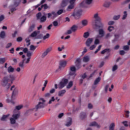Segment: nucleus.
<instances>
[{
  "instance_id": "1",
  "label": "nucleus",
  "mask_w": 130,
  "mask_h": 130,
  "mask_svg": "<svg viewBox=\"0 0 130 130\" xmlns=\"http://www.w3.org/2000/svg\"><path fill=\"white\" fill-rule=\"evenodd\" d=\"M93 18L95 19V22L92 25L93 29L96 32H99V35H100L101 37H104L105 35V31L103 29L104 24L101 22L102 19L99 17V14L98 13L94 14Z\"/></svg>"
},
{
  "instance_id": "2",
  "label": "nucleus",
  "mask_w": 130,
  "mask_h": 130,
  "mask_svg": "<svg viewBox=\"0 0 130 130\" xmlns=\"http://www.w3.org/2000/svg\"><path fill=\"white\" fill-rule=\"evenodd\" d=\"M77 76V74L75 72H69V74L67 75L68 79L63 78L62 82H73L75 80V78Z\"/></svg>"
},
{
  "instance_id": "3",
  "label": "nucleus",
  "mask_w": 130,
  "mask_h": 130,
  "mask_svg": "<svg viewBox=\"0 0 130 130\" xmlns=\"http://www.w3.org/2000/svg\"><path fill=\"white\" fill-rule=\"evenodd\" d=\"M37 20L39 21L40 23H44L46 21L47 18L46 17V14L42 16V14L41 12L38 13L36 15Z\"/></svg>"
},
{
  "instance_id": "4",
  "label": "nucleus",
  "mask_w": 130,
  "mask_h": 130,
  "mask_svg": "<svg viewBox=\"0 0 130 130\" xmlns=\"http://www.w3.org/2000/svg\"><path fill=\"white\" fill-rule=\"evenodd\" d=\"M38 34L37 33V31H35L32 33H31V35H29V36L28 38L25 39V41L27 43L26 46L27 47H28V46H29V45H30V44H31V43L30 42V41H31V40H30V39H29V38H30V37H36V36H37Z\"/></svg>"
},
{
  "instance_id": "5",
  "label": "nucleus",
  "mask_w": 130,
  "mask_h": 130,
  "mask_svg": "<svg viewBox=\"0 0 130 130\" xmlns=\"http://www.w3.org/2000/svg\"><path fill=\"white\" fill-rule=\"evenodd\" d=\"M67 62L64 60H60L59 62V67L57 70H56V73H57L58 71H61V69H64L67 66Z\"/></svg>"
},
{
  "instance_id": "6",
  "label": "nucleus",
  "mask_w": 130,
  "mask_h": 130,
  "mask_svg": "<svg viewBox=\"0 0 130 130\" xmlns=\"http://www.w3.org/2000/svg\"><path fill=\"white\" fill-rule=\"evenodd\" d=\"M70 5L67 8V12H71L72 10L75 8V1L74 0H70L69 2Z\"/></svg>"
},
{
  "instance_id": "7",
  "label": "nucleus",
  "mask_w": 130,
  "mask_h": 130,
  "mask_svg": "<svg viewBox=\"0 0 130 130\" xmlns=\"http://www.w3.org/2000/svg\"><path fill=\"white\" fill-rule=\"evenodd\" d=\"M92 3H93V0H84L80 4V6L83 8H87V5H91Z\"/></svg>"
},
{
  "instance_id": "8",
  "label": "nucleus",
  "mask_w": 130,
  "mask_h": 130,
  "mask_svg": "<svg viewBox=\"0 0 130 130\" xmlns=\"http://www.w3.org/2000/svg\"><path fill=\"white\" fill-rule=\"evenodd\" d=\"M40 100L43 103L39 102L38 105L36 106V108L37 110H38V109H40L44 107V102H45V100H44V99H41Z\"/></svg>"
},
{
  "instance_id": "9",
  "label": "nucleus",
  "mask_w": 130,
  "mask_h": 130,
  "mask_svg": "<svg viewBox=\"0 0 130 130\" xmlns=\"http://www.w3.org/2000/svg\"><path fill=\"white\" fill-rule=\"evenodd\" d=\"M51 50H52V47H51L47 48L45 51L42 53L41 56L42 58H44V57H45V56H46V55H47V54H48L49 52L51 51Z\"/></svg>"
},
{
  "instance_id": "10",
  "label": "nucleus",
  "mask_w": 130,
  "mask_h": 130,
  "mask_svg": "<svg viewBox=\"0 0 130 130\" xmlns=\"http://www.w3.org/2000/svg\"><path fill=\"white\" fill-rule=\"evenodd\" d=\"M81 61H82L81 58H78L75 60V67L77 68V70H80V69H81Z\"/></svg>"
},
{
  "instance_id": "11",
  "label": "nucleus",
  "mask_w": 130,
  "mask_h": 130,
  "mask_svg": "<svg viewBox=\"0 0 130 130\" xmlns=\"http://www.w3.org/2000/svg\"><path fill=\"white\" fill-rule=\"evenodd\" d=\"M57 16V13L54 11H52L51 13H49L47 14L48 19H49V18H51V17H52V19H54L55 18H56Z\"/></svg>"
},
{
  "instance_id": "12",
  "label": "nucleus",
  "mask_w": 130,
  "mask_h": 130,
  "mask_svg": "<svg viewBox=\"0 0 130 130\" xmlns=\"http://www.w3.org/2000/svg\"><path fill=\"white\" fill-rule=\"evenodd\" d=\"M12 84H13V82H3L2 85L3 87H5L6 89H9L12 85Z\"/></svg>"
},
{
  "instance_id": "13",
  "label": "nucleus",
  "mask_w": 130,
  "mask_h": 130,
  "mask_svg": "<svg viewBox=\"0 0 130 130\" xmlns=\"http://www.w3.org/2000/svg\"><path fill=\"white\" fill-rule=\"evenodd\" d=\"M92 42H93V38H88L85 42V45L87 47H90L91 46V44H92Z\"/></svg>"
},
{
  "instance_id": "14",
  "label": "nucleus",
  "mask_w": 130,
  "mask_h": 130,
  "mask_svg": "<svg viewBox=\"0 0 130 130\" xmlns=\"http://www.w3.org/2000/svg\"><path fill=\"white\" fill-rule=\"evenodd\" d=\"M67 82H60L59 84L58 85V88L60 90L62 89V88H64L66 86V85H67Z\"/></svg>"
},
{
  "instance_id": "15",
  "label": "nucleus",
  "mask_w": 130,
  "mask_h": 130,
  "mask_svg": "<svg viewBox=\"0 0 130 130\" xmlns=\"http://www.w3.org/2000/svg\"><path fill=\"white\" fill-rule=\"evenodd\" d=\"M16 95H18V89L17 88H15L12 92V99H15V97Z\"/></svg>"
},
{
  "instance_id": "16",
  "label": "nucleus",
  "mask_w": 130,
  "mask_h": 130,
  "mask_svg": "<svg viewBox=\"0 0 130 130\" xmlns=\"http://www.w3.org/2000/svg\"><path fill=\"white\" fill-rule=\"evenodd\" d=\"M89 126H96L98 128H100V125L96 121L92 122L90 123Z\"/></svg>"
},
{
  "instance_id": "17",
  "label": "nucleus",
  "mask_w": 130,
  "mask_h": 130,
  "mask_svg": "<svg viewBox=\"0 0 130 130\" xmlns=\"http://www.w3.org/2000/svg\"><path fill=\"white\" fill-rule=\"evenodd\" d=\"M102 38V37H101V35H97L96 37V39L94 41V44L95 45H97L98 44H100V41L99 40V39H98V38Z\"/></svg>"
},
{
  "instance_id": "18",
  "label": "nucleus",
  "mask_w": 130,
  "mask_h": 130,
  "mask_svg": "<svg viewBox=\"0 0 130 130\" xmlns=\"http://www.w3.org/2000/svg\"><path fill=\"white\" fill-rule=\"evenodd\" d=\"M68 120H69V122H68L65 125L66 126H71L72 123H73V119H72V118H68Z\"/></svg>"
},
{
  "instance_id": "19",
  "label": "nucleus",
  "mask_w": 130,
  "mask_h": 130,
  "mask_svg": "<svg viewBox=\"0 0 130 130\" xmlns=\"http://www.w3.org/2000/svg\"><path fill=\"white\" fill-rule=\"evenodd\" d=\"M10 116V114L3 115L2 117L1 118V120L2 121H7V118Z\"/></svg>"
},
{
  "instance_id": "20",
  "label": "nucleus",
  "mask_w": 130,
  "mask_h": 130,
  "mask_svg": "<svg viewBox=\"0 0 130 130\" xmlns=\"http://www.w3.org/2000/svg\"><path fill=\"white\" fill-rule=\"evenodd\" d=\"M66 92H67L66 91V89H63V90L59 91L58 92V96L59 97H62V96H63V95H64V94H66Z\"/></svg>"
},
{
  "instance_id": "21",
  "label": "nucleus",
  "mask_w": 130,
  "mask_h": 130,
  "mask_svg": "<svg viewBox=\"0 0 130 130\" xmlns=\"http://www.w3.org/2000/svg\"><path fill=\"white\" fill-rule=\"evenodd\" d=\"M67 5L68 1L62 0V3L61 4V8H64V7H67Z\"/></svg>"
},
{
  "instance_id": "22",
  "label": "nucleus",
  "mask_w": 130,
  "mask_h": 130,
  "mask_svg": "<svg viewBox=\"0 0 130 130\" xmlns=\"http://www.w3.org/2000/svg\"><path fill=\"white\" fill-rule=\"evenodd\" d=\"M77 70H79L77 68H76V67L75 66H71L70 67V72H71V73H76V72L77 71Z\"/></svg>"
},
{
  "instance_id": "23",
  "label": "nucleus",
  "mask_w": 130,
  "mask_h": 130,
  "mask_svg": "<svg viewBox=\"0 0 130 130\" xmlns=\"http://www.w3.org/2000/svg\"><path fill=\"white\" fill-rule=\"evenodd\" d=\"M80 117L81 119H85L87 117V115L85 112H81L80 113Z\"/></svg>"
},
{
  "instance_id": "24",
  "label": "nucleus",
  "mask_w": 130,
  "mask_h": 130,
  "mask_svg": "<svg viewBox=\"0 0 130 130\" xmlns=\"http://www.w3.org/2000/svg\"><path fill=\"white\" fill-rule=\"evenodd\" d=\"M90 60V57L89 56H85L83 57V62H88Z\"/></svg>"
},
{
  "instance_id": "25",
  "label": "nucleus",
  "mask_w": 130,
  "mask_h": 130,
  "mask_svg": "<svg viewBox=\"0 0 130 130\" xmlns=\"http://www.w3.org/2000/svg\"><path fill=\"white\" fill-rule=\"evenodd\" d=\"M77 29H78V26L76 25H74L71 27V31H72V32H76Z\"/></svg>"
},
{
  "instance_id": "26",
  "label": "nucleus",
  "mask_w": 130,
  "mask_h": 130,
  "mask_svg": "<svg viewBox=\"0 0 130 130\" xmlns=\"http://www.w3.org/2000/svg\"><path fill=\"white\" fill-rule=\"evenodd\" d=\"M35 28V24H32L28 28L29 33H31V32H32L34 30Z\"/></svg>"
},
{
  "instance_id": "27",
  "label": "nucleus",
  "mask_w": 130,
  "mask_h": 130,
  "mask_svg": "<svg viewBox=\"0 0 130 130\" xmlns=\"http://www.w3.org/2000/svg\"><path fill=\"white\" fill-rule=\"evenodd\" d=\"M7 71L8 73H14L15 69H14V68H13L12 66H10L8 67Z\"/></svg>"
},
{
  "instance_id": "28",
  "label": "nucleus",
  "mask_w": 130,
  "mask_h": 130,
  "mask_svg": "<svg viewBox=\"0 0 130 130\" xmlns=\"http://www.w3.org/2000/svg\"><path fill=\"white\" fill-rule=\"evenodd\" d=\"M72 16L73 17H74V18L76 20H79V19H80V18H81V16H80V15H78L76 14V13L75 12H74L72 14Z\"/></svg>"
},
{
  "instance_id": "29",
  "label": "nucleus",
  "mask_w": 130,
  "mask_h": 130,
  "mask_svg": "<svg viewBox=\"0 0 130 130\" xmlns=\"http://www.w3.org/2000/svg\"><path fill=\"white\" fill-rule=\"evenodd\" d=\"M19 117H20V114H14L12 115V118L15 119V120H17Z\"/></svg>"
},
{
  "instance_id": "30",
  "label": "nucleus",
  "mask_w": 130,
  "mask_h": 130,
  "mask_svg": "<svg viewBox=\"0 0 130 130\" xmlns=\"http://www.w3.org/2000/svg\"><path fill=\"white\" fill-rule=\"evenodd\" d=\"M20 3H21V0H15L14 6L15 7H18L20 5Z\"/></svg>"
},
{
  "instance_id": "31",
  "label": "nucleus",
  "mask_w": 130,
  "mask_h": 130,
  "mask_svg": "<svg viewBox=\"0 0 130 130\" xmlns=\"http://www.w3.org/2000/svg\"><path fill=\"white\" fill-rule=\"evenodd\" d=\"M37 48V46H34L33 45H31L29 47V50H31V51H34Z\"/></svg>"
},
{
  "instance_id": "32",
  "label": "nucleus",
  "mask_w": 130,
  "mask_h": 130,
  "mask_svg": "<svg viewBox=\"0 0 130 130\" xmlns=\"http://www.w3.org/2000/svg\"><path fill=\"white\" fill-rule=\"evenodd\" d=\"M115 38L112 40V42H115V41H117V40L119 38V34L114 35Z\"/></svg>"
},
{
  "instance_id": "33",
  "label": "nucleus",
  "mask_w": 130,
  "mask_h": 130,
  "mask_svg": "<svg viewBox=\"0 0 130 130\" xmlns=\"http://www.w3.org/2000/svg\"><path fill=\"white\" fill-rule=\"evenodd\" d=\"M11 98H12V96H11ZM14 99H11V100H10V99H7L6 100V102L7 103H12V104H15V102H14Z\"/></svg>"
},
{
  "instance_id": "34",
  "label": "nucleus",
  "mask_w": 130,
  "mask_h": 130,
  "mask_svg": "<svg viewBox=\"0 0 130 130\" xmlns=\"http://www.w3.org/2000/svg\"><path fill=\"white\" fill-rule=\"evenodd\" d=\"M25 60H26V59H23L22 61L19 63V66L20 68H24V63H25Z\"/></svg>"
},
{
  "instance_id": "35",
  "label": "nucleus",
  "mask_w": 130,
  "mask_h": 130,
  "mask_svg": "<svg viewBox=\"0 0 130 130\" xmlns=\"http://www.w3.org/2000/svg\"><path fill=\"white\" fill-rule=\"evenodd\" d=\"M6 36V32L4 31H1L0 33V37L2 39H4Z\"/></svg>"
},
{
  "instance_id": "36",
  "label": "nucleus",
  "mask_w": 130,
  "mask_h": 130,
  "mask_svg": "<svg viewBox=\"0 0 130 130\" xmlns=\"http://www.w3.org/2000/svg\"><path fill=\"white\" fill-rule=\"evenodd\" d=\"M106 52H110V49H105L101 51V54H104Z\"/></svg>"
},
{
  "instance_id": "37",
  "label": "nucleus",
  "mask_w": 130,
  "mask_h": 130,
  "mask_svg": "<svg viewBox=\"0 0 130 130\" xmlns=\"http://www.w3.org/2000/svg\"><path fill=\"white\" fill-rule=\"evenodd\" d=\"M120 18V15H115L113 18V20H114V21H117V20H119V19Z\"/></svg>"
},
{
  "instance_id": "38",
  "label": "nucleus",
  "mask_w": 130,
  "mask_h": 130,
  "mask_svg": "<svg viewBox=\"0 0 130 130\" xmlns=\"http://www.w3.org/2000/svg\"><path fill=\"white\" fill-rule=\"evenodd\" d=\"M115 126V124L114 123H112L109 126V130H114V127Z\"/></svg>"
},
{
  "instance_id": "39",
  "label": "nucleus",
  "mask_w": 130,
  "mask_h": 130,
  "mask_svg": "<svg viewBox=\"0 0 130 130\" xmlns=\"http://www.w3.org/2000/svg\"><path fill=\"white\" fill-rule=\"evenodd\" d=\"M10 120L11 124H15L16 120L14 118H10Z\"/></svg>"
},
{
  "instance_id": "40",
  "label": "nucleus",
  "mask_w": 130,
  "mask_h": 130,
  "mask_svg": "<svg viewBox=\"0 0 130 130\" xmlns=\"http://www.w3.org/2000/svg\"><path fill=\"white\" fill-rule=\"evenodd\" d=\"M90 36V33L89 32H86L83 34V38L87 39Z\"/></svg>"
},
{
  "instance_id": "41",
  "label": "nucleus",
  "mask_w": 130,
  "mask_h": 130,
  "mask_svg": "<svg viewBox=\"0 0 130 130\" xmlns=\"http://www.w3.org/2000/svg\"><path fill=\"white\" fill-rule=\"evenodd\" d=\"M82 24L83 26H87L88 25V21L86 20H83L81 21Z\"/></svg>"
},
{
  "instance_id": "42",
  "label": "nucleus",
  "mask_w": 130,
  "mask_h": 130,
  "mask_svg": "<svg viewBox=\"0 0 130 130\" xmlns=\"http://www.w3.org/2000/svg\"><path fill=\"white\" fill-rule=\"evenodd\" d=\"M117 69H118V66L116 64H115L113 66L112 71V72H115Z\"/></svg>"
},
{
  "instance_id": "43",
  "label": "nucleus",
  "mask_w": 130,
  "mask_h": 130,
  "mask_svg": "<svg viewBox=\"0 0 130 130\" xmlns=\"http://www.w3.org/2000/svg\"><path fill=\"white\" fill-rule=\"evenodd\" d=\"M123 49L126 51L129 50V46L127 45L123 46Z\"/></svg>"
},
{
  "instance_id": "44",
  "label": "nucleus",
  "mask_w": 130,
  "mask_h": 130,
  "mask_svg": "<svg viewBox=\"0 0 130 130\" xmlns=\"http://www.w3.org/2000/svg\"><path fill=\"white\" fill-rule=\"evenodd\" d=\"M98 84H99V82H94L92 86V89H95Z\"/></svg>"
},
{
  "instance_id": "45",
  "label": "nucleus",
  "mask_w": 130,
  "mask_h": 130,
  "mask_svg": "<svg viewBox=\"0 0 130 130\" xmlns=\"http://www.w3.org/2000/svg\"><path fill=\"white\" fill-rule=\"evenodd\" d=\"M73 82H70L69 84L67 86V89H70L73 87Z\"/></svg>"
},
{
  "instance_id": "46",
  "label": "nucleus",
  "mask_w": 130,
  "mask_h": 130,
  "mask_svg": "<svg viewBox=\"0 0 130 130\" xmlns=\"http://www.w3.org/2000/svg\"><path fill=\"white\" fill-rule=\"evenodd\" d=\"M50 36V35L49 34H46V35L43 37V39L44 40H45L46 39H48Z\"/></svg>"
},
{
  "instance_id": "47",
  "label": "nucleus",
  "mask_w": 130,
  "mask_h": 130,
  "mask_svg": "<svg viewBox=\"0 0 130 130\" xmlns=\"http://www.w3.org/2000/svg\"><path fill=\"white\" fill-rule=\"evenodd\" d=\"M126 17H127V13L126 11H124V15H123L122 19L125 20V19H126Z\"/></svg>"
},
{
  "instance_id": "48",
  "label": "nucleus",
  "mask_w": 130,
  "mask_h": 130,
  "mask_svg": "<svg viewBox=\"0 0 130 130\" xmlns=\"http://www.w3.org/2000/svg\"><path fill=\"white\" fill-rule=\"evenodd\" d=\"M104 7H105V8H109V6H110V3H109V2H105L104 4Z\"/></svg>"
},
{
  "instance_id": "49",
  "label": "nucleus",
  "mask_w": 130,
  "mask_h": 130,
  "mask_svg": "<svg viewBox=\"0 0 130 130\" xmlns=\"http://www.w3.org/2000/svg\"><path fill=\"white\" fill-rule=\"evenodd\" d=\"M113 30H114V27L110 26L108 28V30L109 32H112Z\"/></svg>"
},
{
  "instance_id": "50",
  "label": "nucleus",
  "mask_w": 130,
  "mask_h": 130,
  "mask_svg": "<svg viewBox=\"0 0 130 130\" xmlns=\"http://www.w3.org/2000/svg\"><path fill=\"white\" fill-rule=\"evenodd\" d=\"M5 62H6V58H0V63L3 64V63H5Z\"/></svg>"
},
{
  "instance_id": "51",
  "label": "nucleus",
  "mask_w": 130,
  "mask_h": 130,
  "mask_svg": "<svg viewBox=\"0 0 130 130\" xmlns=\"http://www.w3.org/2000/svg\"><path fill=\"white\" fill-rule=\"evenodd\" d=\"M26 56L28 58H31V56H32V53L30 51H28L27 52Z\"/></svg>"
},
{
  "instance_id": "52",
  "label": "nucleus",
  "mask_w": 130,
  "mask_h": 130,
  "mask_svg": "<svg viewBox=\"0 0 130 130\" xmlns=\"http://www.w3.org/2000/svg\"><path fill=\"white\" fill-rule=\"evenodd\" d=\"M75 14L80 16H82V10H78L76 13H75Z\"/></svg>"
},
{
  "instance_id": "53",
  "label": "nucleus",
  "mask_w": 130,
  "mask_h": 130,
  "mask_svg": "<svg viewBox=\"0 0 130 130\" xmlns=\"http://www.w3.org/2000/svg\"><path fill=\"white\" fill-rule=\"evenodd\" d=\"M101 47H102V45L99 46L96 50L94 51L95 54H96V53H98V52L100 51V50L101 49Z\"/></svg>"
},
{
  "instance_id": "54",
  "label": "nucleus",
  "mask_w": 130,
  "mask_h": 130,
  "mask_svg": "<svg viewBox=\"0 0 130 130\" xmlns=\"http://www.w3.org/2000/svg\"><path fill=\"white\" fill-rule=\"evenodd\" d=\"M112 36L110 34V33H108L106 35L105 37V39H108V38H110Z\"/></svg>"
},
{
  "instance_id": "55",
  "label": "nucleus",
  "mask_w": 130,
  "mask_h": 130,
  "mask_svg": "<svg viewBox=\"0 0 130 130\" xmlns=\"http://www.w3.org/2000/svg\"><path fill=\"white\" fill-rule=\"evenodd\" d=\"M10 80L12 82H13V81H15V76L14 75H10Z\"/></svg>"
},
{
  "instance_id": "56",
  "label": "nucleus",
  "mask_w": 130,
  "mask_h": 130,
  "mask_svg": "<svg viewBox=\"0 0 130 130\" xmlns=\"http://www.w3.org/2000/svg\"><path fill=\"white\" fill-rule=\"evenodd\" d=\"M41 8H44V10H47L48 6H47V4H44L41 6Z\"/></svg>"
},
{
  "instance_id": "57",
  "label": "nucleus",
  "mask_w": 130,
  "mask_h": 130,
  "mask_svg": "<svg viewBox=\"0 0 130 130\" xmlns=\"http://www.w3.org/2000/svg\"><path fill=\"white\" fill-rule=\"evenodd\" d=\"M22 108H23L22 105H19L16 107V109H17V110H20L22 109Z\"/></svg>"
},
{
  "instance_id": "58",
  "label": "nucleus",
  "mask_w": 130,
  "mask_h": 130,
  "mask_svg": "<svg viewBox=\"0 0 130 130\" xmlns=\"http://www.w3.org/2000/svg\"><path fill=\"white\" fill-rule=\"evenodd\" d=\"M87 51H88V50L87 49V48L84 47L83 49V51L82 52V55H84V54H85V53H86V52H87Z\"/></svg>"
},
{
  "instance_id": "59",
  "label": "nucleus",
  "mask_w": 130,
  "mask_h": 130,
  "mask_svg": "<svg viewBox=\"0 0 130 130\" xmlns=\"http://www.w3.org/2000/svg\"><path fill=\"white\" fill-rule=\"evenodd\" d=\"M62 13H63V10L62 9L59 10V11H58L57 12V14L58 15H61V14H62Z\"/></svg>"
},
{
  "instance_id": "60",
  "label": "nucleus",
  "mask_w": 130,
  "mask_h": 130,
  "mask_svg": "<svg viewBox=\"0 0 130 130\" xmlns=\"http://www.w3.org/2000/svg\"><path fill=\"white\" fill-rule=\"evenodd\" d=\"M114 24V21H110L108 22V24L109 26H112Z\"/></svg>"
},
{
  "instance_id": "61",
  "label": "nucleus",
  "mask_w": 130,
  "mask_h": 130,
  "mask_svg": "<svg viewBox=\"0 0 130 130\" xmlns=\"http://www.w3.org/2000/svg\"><path fill=\"white\" fill-rule=\"evenodd\" d=\"M125 117H128L129 116L128 115V114H129V111H125Z\"/></svg>"
},
{
  "instance_id": "62",
  "label": "nucleus",
  "mask_w": 130,
  "mask_h": 130,
  "mask_svg": "<svg viewBox=\"0 0 130 130\" xmlns=\"http://www.w3.org/2000/svg\"><path fill=\"white\" fill-rule=\"evenodd\" d=\"M119 54L120 55H124V54H125V51H124L123 50H120L119 51Z\"/></svg>"
},
{
  "instance_id": "63",
  "label": "nucleus",
  "mask_w": 130,
  "mask_h": 130,
  "mask_svg": "<svg viewBox=\"0 0 130 130\" xmlns=\"http://www.w3.org/2000/svg\"><path fill=\"white\" fill-rule=\"evenodd\" d=\"M12 45V43H9L6 45V48H10V47H11Z\"/></svg>"
},
{
  "instance_id": "64",
  "label": "nucleus",
  "mask_w": 130,
  "mask_h": 130,
  "mask_svg": "<svg viewBox=\"0 0 130 130\" xmlns=\"http://www.w3.org/2000/svg\"><path fill=\"white\" fill-rule=\"evenodd\" d=\"M9 81V77H5L3 78V82H8Z\"/></svg>"
}]
</instances>
